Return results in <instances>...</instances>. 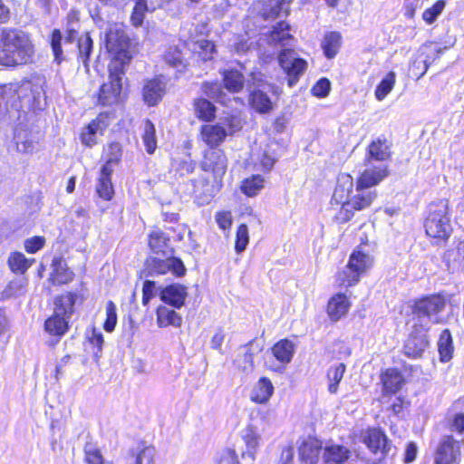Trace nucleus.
<instances>
[{
	"instance_id": "nucleus-16",
	"label": "nucleus",
	"mask_w": 464,
	"mask_h": 464,
	"mask_svg": "<svg viewBox=\"0 0 464 464\" xmlns=\"http://www.w3.org/2000/svg\"><path fill=\"white\" fill-rule=\"evenodd\" d=\"M368 244L367 237L361 238L360 244L351 253L348 264L351 267H353L361 275L365 274L373 265L374 258L369 254L365 253L362 249V246Z\"/></svg>"
},
{
	"instance_id": "nucleus-40",
	"label": "nucleus",
	"mask_w": 464,
	"mask_h": 464,
	"mask_svg": "<svg viewBox=\"0 0 464 464\" xmlns=\"http://www.w3.org/2000/svg\"><path fill=\"white\" fill-rule=\"evenodd\" d=\"M265 187V179L260 174H252L245 178L240 183L241 192L248 197L253 198L258 195Z\"/></svg>"
},
{
	"instance_id": "nucleus-33",
	"label": "nucleus",
	"mask_w": 464,
	"mask_h": 464,
	"mask_svg": "<svg viewBox=\"0 0 464 464\" xmlns=\"http://www.w3.org/2000/svg\"><path fill=\"white\" fill-rule=\"evenodd\" d=\"M381 381L386 393H396L404 382L402 374L395 368L385 370L381 374Z\"/></svg>"
},
{
	"instance_id": "nucleus-19",
	"label": "nucleus",
	"mask_w": 464,
	"mask_h": 464,
	"mask_svg": "<svg viewBox=\"0 0 464 464\" xmlns=\"http://www.w3.org/2000/svg\"><path fill=\"white\" fill-rule=\"evenodd\" d=\"M363 442L373 452L387 454L391 450V444L386 435L379 429H369L363 435Z\"/></svg>"
},
{
	"instance_id": "nucleus-47",
	"label": "nucleus",
	"mask_w": 464,
	"mask_h": 464,
	"mask_svg": "<svg viewBox=\"0 0 464 464\" xmlns=\"http://www.w3.org/2000/svg\"><path fill=\"white\" fill-rule=\"evenodd\" d=\"M346 366L343 362L336 363L331 366L327 372V378L329 381L328 391L331 393H336L338 384L342 381L345 372Z\"/></svg>"
},
{
	"instance_id": "nucleus-18",
	"label": "nucleus",
	"mask_w": 464,
	"mask_h": 464,
	"mask_svg": "<svg viewBox=\"0 0 464 464\" xmlns=\"http://www.w3.org/2000/svg\"><path fill=\"white\" fill-rule=\"evenodd\" d=\"M392 143L385 137H379L370 142L366 150L365 160L385 161L391 158Z\"/></svg>"
},
{
	"instance_id": "nucleus-5",
	"label": "nucleus",
	"mask_w": 464,
	"mask_h": 464,
	"mask_svg": "<svg viewBox=\"0 0 464 464\" xmlns=\"http://www.w3.org/2000/svg\"><path fill=\"white\" fill-rule=\"evenodd\" d=\"M355 181L349 173H340L331 198L332 206H339L334 220L340 225L351 221L355 212L365 210V204L369 200V195L356 192L352 195Z\"/></svg>"
},
{
	"instance_id": "nucleus-21",
	"label": "nucleus",
	"mask_w": 464,
	"mask_h": 464,
	"mask_svg": "<svg viewBox=\"0 0 464 464\" xmlns=\"http://www.w3.org/2000/svg\"><path fill=\"white\" fill-rule=\"evenodd\" d=\"M220 74L223 87L228 92L238 93L244 90L246 79L241 71L236 68L224 69L220 71Z\"/></svg>"
},
{
	"instance_id": "nucleus-27",
	"label": "nucleus",
	"mask_w": 464,
	"mask_h": 464,
	"mask_svg": "<svg viewBox=\"0 0 464 464\" xmlns=\"http://www.w3.org/2000/svg\"><path fill=\"white\" fill-rule=\"evenodd\" d=\"M247 101L249 107L259 114H266L273 110V102L265 92L259 89L250 91Z\"/></svg>"
},
{
	"instance_id": "nucleus-15",
	"label": "nucleus",
	"mask_w": 464,
	"mask_h": 464,
	"mask_svg": "<svg viewBox=\"0 0 464 464\" xmlns=\"http://www.w3.org/2000/svg\"><path fill=\"white\" fill-rule=\"evenodd\" d=\"M52 271L49 282L53 285H62L71 283L74 279V273L67 266L62 256H54L51 263Z\"/></svg>"
},
{
	"instance_id": "nucleus-50",
	"label": "nucleus",
	"mask_w": 464,
	"mask_h": 464,
	"mask_svg": "<svg viewBox=\"0 0 464 464\" xmlns=\"http://www.w3.org/2000/svg\"><path fill=\"white\" fill-rule=\"evenodd\" d=\"M196 167V162L192 160H175L171 164V170L174 173V177L184 178L194 172Z\"/></svg>"
},
{
	"instance_id": "nucleus-46",
	"label": "nucleus",
	"mask_w": 464,
	"mask_h": 464,
	"mask_svg": "<svg viewBox=\"0 0 464 464\" xmlns=\"http://www.w3.org/2000/svg\"><path fill=\"white\" fill-rule=\"evenodd\" d=\"M396 82L394 72H388L375 88L374 95L378 101L383 100L393 89Z\"/></svg>"
},
{
	"instance_id": "nucleus-58",
	"label": "nucleus",
	"mask_w": 464,
	"mask_h": 464,
	"mask_svg": "<svg viewBox=\"0 0 464 464\" xmlns=\"http://www.w3.org/2000/svg\"><path fill=\"white\" fill-rule=\"evenodd\" d=\"M228 135H234L242 129V122L237 114L230 113L224 117L223 124Z\"/></svg>"
},
{
	"instance_id": "nucleus-36",
	"label": "nucleus",
	"mask_w": 464,
	"mask_h": 464,
	"mask_svg": "<svg viewBox=\"0 0 464 464\" xmlns=\"http://www.w3.org/2000/svg\"><path fill=\"white\" fill-rule=\"evenodd\" d=\"M243 440L246 446V451L242 454V458H248L250 461H253L261 440L256 428L251 425L247 426L244 430Z\"/></svg>"
},
{
	"instance_id": "nucleus-10",
	"label": "nucleus",
	"mask_w": 464,
	"mask_h": 464,
	"mask_svg": "<svg viewBox=\"0 0 464 464\" xmlns=\"http://www.w3.org/2000/svg\"><path fill=\"white\" fill-rule=\"evenodd\" d=\"M460 456V441L451 435L444 436L437 447L434 463L459 464Z\"/></svg>"
},
{
	"instance_id": "nucleus-31",
	"label": "nucleus",
	"mask_w": 464,
	"mask_h": 464,
	"mask_svg": "<svg viewBox=\"0 0 464 464\" xmlns=\"http://www.w3.org/2000/svg\"><path fill=\"white\" fill-rule=\"evenodd\" d=\"M69 318L53 312V315L45 320L44 330L53 337H55V343L65 334L69 328Z\"/></svg>"
},
{
	"instance_id": "nucleus-2",
	"label": "nucleus",
	"mask_w": 464,
	"mask_h": 464,
	"mask_svg": "<svg viewBox=\"0 0 464 464\" xmlns=\"http://www.w3.org/2000/svg\"><path fill=\"white\" fill-rule=\"evenodd\" d=\"M203 175L189 179L190 196L198 206L209 204L221 191L227 171L228 159L222 148H207L198 162Z\"/></svg>"
},
{
	"instance_id": "nucleus-42",
	"label": "nucleus",
	"mask_w": 464,
	"mask_h": 464,
	"mask_svg": "<svg viewBox=\"0 0 464 464\" xmlns=\"http://www.w3.org/2000/svg\"><path fill=\"white\" fill-rule=\"evenodd\" d=\"M272 353L277 361L282 363H288L293 358L295 345L287 339L280 340L272 347Z\"/></svg>"
},
{
	"instance_id": "nucleus-55",
	"label": "nucleus",
	"mask_w": 464,
	"mask_h": 464,
	"mask_svg": "<svg viewBox=\"0 0 464 464\" xmlns=\"http://www.w3.org/2000/svg\"><path fill=\"white\" fill-rule=\"evenodd\" d=\"M445 0L436 1L430 7L425 9L422 13V19L429 24L436 21L437 17L445 8Z\"/></svg>"
},
{
	"instance_id": "nucleus-37",
	"label": "nucleus",
	"mask_w": 464,
	"mask_h": 464,
	"mask_svg": "<svg viewBox=\"0 0 464 464\" xmlns=\"http://www.w3.org/2000/svg\"><path fill=\"white\" fill-rule=\"evenodd\" d=\"M122 157V147L118 141H111L103 148L102 159L104 163L102 167L113 169V165L119 164Z\"/></svg>"
},
{
	"instance_id": "nucleus-64",
	"label": "nucleus",
	"mask_w": 464,
	"mask_h": 464,
	"mask_svg": "<svg viewBox=\"0 0 464 464\" xmlns=\"http://www.w3.org/2000/svg\"><path fill=\"white\" fill-rule=\"evenodd\" d=\"M259 163L265 170L269 171L273 169L276 159L267 152H264L260 158Z\"/></svg>"
},
{
	"instance_id": "nucleus-63",
	"label": "nucleus",
	"mask_w": 464,
	"mask_h": 464,
	"mask_svg": "<svg viewBox=\"0 0 464 464\" xmlns=\"http://www.w3.org/2000/svg\"><path fill=\"white\" fill-rule=\"evenodd\" d=\"M218 464H240L237 459V455L234 450H225L219 459Z\"/></svg>"
},
{
	"instance_id": "nucleus-48",
	"label": "nucleus",
	"mask_w": 464,
	"mask_h": 464,
	"mask_svg": "<svg viewBox=\"0 0 464 464\" xmlns=\"http://www.w3.org/2000/svg\"><path fill=\"white\" fill-rule=\"evenodd\" d=\"M148 11V0H137L130 12V24L135 28L140 27L144 23Z\"/></svg>"
},
{
	"instance_id": "nucleus-51",
	"label": "nucleus",
	"mask_w": 464,
	"mask_h": 464,
	"mask_svg": "<svg viewBox=\"0 0 464 464\" xmlns=\"http://www.w3.org/2000/svg\"><path fill=\"white\" fill-rule=\"evenodd\" d=\"M196 44L198 47V57L202 62L207 63L214 59V54L217 53V49L213 41L202 39L198 41Z\"/></svg>"
},
{
	"instance_id": "nucleus-43",
	"label": "nucleus",
	"mask_w": 464,
	"mask_h": 464,
	"mask_svg": "<svg viewBox=\"0 0 464 464\" xmlns=\"http://www.w3.org/2000/svg\"><path fill=\"white\" fill-rule=\"evenodd\" d=\"M146 152L153 154L157 149V136L154 123L150 119L143 120V132L141 135Z\"/></svg>"
},
{
	"instance_id": "nucleus-60",
	"label": "nucleus",
	"mask_w": 464,
	"mask_h": 464,
	"mask_svg": "<svg viewBox=\"0 0 464 464\" xmlns=\"http://www.w3.org/2000/svg\"><path fill=\"white\" fill-rule=\"evenodd\" d=\"M84 450L86 464H103V459L100 450L93 445L87 444Z\"/></svg>"
},
{
	"instance_id": "nucleus-22",
	"label": "nucleus",
	"mask_w": 464,
	"mask_h": 464,
	"mask_svg": "<svg viewBox=\"0 0 464 464\" xmlns=\"http://www.w3.org/2000/svg\"><path fill=\"white\" fill-rule=\"evenodd\" d=\"M16 92L19 99H27L32 104L38 102L41 94L44 93L43 85L31 79L22 80L18 84Z\"/></svg>"
},
{
	"instance_id": "nucleus-25",
	"label": "nucleus",
	"mask_w": 464,
	"mask_h": 464,
	"mask_svg": "<svg viewBox=\"0 0 464 464\" xmlns=\"http://www.w3.org/2000/svg\"><path fill=\"white\" fill-rule=\"evenodd\" d=\"M429 345L425 334H411L406 340L403 353L410 358H419Z\"/></svg>"
},
{
	"instance_id": "nucleus-57",
	"label": "nucleus",
	"mask_w": 464,
	"mask_h": 464,
	"mask_svg": "<svg viewBox=\"0 0 464 464\" xmlns=\"http://www.w3.org/2000/svg\"><path fill=\"white\" fill-rule=\"evenodd\" d=\"M156 450L152 446H144L140 449L135 459V464H155Z\"/></svg>"
},
{
	"instance_id": "nucleus-41",
	"label": "nucleus",
	"mask_w": 464,
	"mask_h": 464,
	"mask_svg": "<svg viewBox=\"0 0 464 464\" xmlns=\"http://www.w3.org/2000/svg\"><path fill=\"white\" fill-rule=\"evenodd\" d=\"M157 324L160 327H168L169 325L179 327L182 324V318L174 310L160 305L157 309Z\"/></svg>"
},
{
	"instance_id": "nucleus-14",
	"label": "nucleus",
	"mask_w": 464,
	"mask_h": 464,
	"mask_svg": "<svg viewBox=\"0 0 464 464\" xmlns=\"http://www.w3.org/2000/svg\"><path fill=\"white\" fill-rule=\"evenodd\" d=\"M198 136L207 148H220L227 137V132L222 124L209 122L199 127Z\"/></svg>"
},
{
	"instance_id": "nucleus-62",
	"label": "nucleus",
	"mask_w": 464,
	"mask_h": 464,
	"mask_svg": "<svg viewBox=\"0 0 464 464\" xmlns=\"http://www.w3.org/2000/svg\"><path fill=\"white\" fill-rule=\"evenodd\" d=\"M330 81L327 78H322L316 82L313 87L314 94L317 97H325L330 92Z\"/></svg>"
},
{
	"instance_id": "nucleus-61",
	"label": "nucleus",
	"mask_w": 464,
	"mask_h": 464,
	"mask_svg": "<svg viewBox=\"0 0 464 464\" xmlns=\"http://www.w3.org/2000/svg\"><path fill=\"white\" fill-rule=\"evenodd\" d=\"M215 218L218 227L222 230L229 229L232 226L233 219L230 211H218L216 213Z\"/></svg>"
},
{
	"instance_id": "nucleus-6",
	"label": "nucleus",
	"mask_w": 464,
	"mask_h": 464,
	"mask_svg": "<svg viewBox=\"0 0 464 464\" xmlns=\"http://www.w3.org/2000/svg\"><path fill=\"white\" fill-rule=\"evenodd\" d=\"M423 227L427 238L434 245L445 244L450 239L452 227L448 198H440L428 205Z\"/></svg>"
},
{
	"instance_id": "nucleus-32",
	"label": "nucleus",
	"mask_w": 464,
	"mask_h": 464,
	"mask_svg": "<svg viewBox=\"0 0 464 464\" xmlns=\"http://www.w3.org/2000/svg\"><path fill=\"white\" fill-rule=\"evenodd\" d=\"M34 262V258H28L20 251H12L6 260L9 270L20 276L24 275Z\"/></svg>"
},
{
	"instance_id": "nucleus-8",
	"label": "nucleus",
	"mask_w": 464,
	"mask_h": 464,
	"mask_svg": "<svg viewBox=\"0 0 464 464\" xmlns=\"http://www.w3.org/2000/svg\"><path fill=\"white\" fill-rule=\"evenodd\" d=\"M295 55L293 48H282L277 53V63L285 74L289 86L295 85L307 69V62Z\"/></svg>"
},
{
	"instance_id": "nucleus-3",
	"label": "nucleus",
	"mask_w": 464,
	"mask_h": 464,
	"mask_svg": "<svg viewBox=\"0 0 464 464\" xmlns=\"http://www.w3.org/2000/svg\"><path fill=\"white\" fill-rule=\"evenodd\" d=\"M167 230H174L172 227L165 229L154 226L147 235V246L151 256L144 261L143 268L139 274L140 279L154 275H166L171 272L175 276H185L187 268L179 257L174 256L175 248L171 245V239Z\"/></svg>"
},
{
	"instance_id": "nucleus-59",
	"label": "nucleus",
	"mask_w": 464,
	"mask_h": 464,
	"mask_svg": "<svg viewBox=\"0 0 464 464\" xmlns=\"http://www.w3.org/2000/svg\"><path fill=\"white\" fill-rule=\"evenodd\" d=\"M117 324L116 305L112 301L106 304V320L104 323L105 331L111 333L114 330Z\"/></svg>"
},
{
	"instance_id": "nucleus-7",
	"label": "nucleus",
	"mask_w": 464,
	"mask_h": 464,
	"mask_svg": "<svg viewBox=\"0 0 464 464\" xmlns=\"http://www.w3.org/2000/svg\"><path fill=\"white\" fill-rule=\"evenodd\" d=\"M390 174L387 166H377L363 169L355 179V191L362 195H369V200L365 204L366 209L370 208L377 198V193L370 188L378 186Z\"/></svg>"
},
{
	"instance_id": "nucleus-30",
	"label": "nucleus",
	"mask_w": 464,
	"mask_h": 464,
	"mask_svg": "<svg viewBox=\"0 0 464 464\" xmlns=\"http://www.w3.org/2000/svg\"><path fill=\"white\" fill-rule=\"evenodd\" d=\"M79 296L72 292H63L54 299V313L70 318L74 313V306Z\"/></svg>"
},
{
	"instance_id": "nucleus-39",
	"label": "nucleus",
	"mask_w": 464,
	"mask_h": 464,
	"mask_svg": "<svg viewBox=\"0 0 464 464\" xmlns=\"http://www.w3.org/2000/svg\"><path fill=\"white\" fill-rule=\"evenodd\" d=\"M291 25L288 22L281 20L276 23L268 32L270 40L277 44H285L287 41L294 40L293 34L290 33Z\"/></svg>"
},
{
	"instance_id": "nucleus-56",
	"label": "nucleus",
	"mask_w": 464,
	"mask_h": 464,
	"mask_svg": "<svg viewBox=\"0 0 464 464\" xmlns=\"http://www.w3.org/2000/svg\"><path fill=\"white\" fill-rule=\"evenodd\" d=\"M46 239L44 236H34L24 241V248L27 254H35L45 246Z\"/></svg>"
},
{
	"instance_id": "nucleus-49",
	"label": "nucleus",
	"mask_w": 464,
	"mask_h": 464,
	"mask_svg": "<svg viewBox=\"0 0 464 464\" xmlns=\"http://www.w3.org/2000/svg\"><path fill=\"white\" fill-rule=\"evenodd\" d=\"M438 349L442 362H448L452 356V340L449 330H444L438 343Z\"/></svg>"
},
{
	"instance_id": "nucleus-20",
	"label": "nucleus",
	"mask_w": 464,
	"mask_h": 464,
	"mask_svg": "<svg viewBox=\"0 0 464 464\" xmlns=\"http://www.w3.org/2000/svg\"><path fill=\"white\" fill-rule=\"evenodd\" d=\"M113 169L102 167L99 171L95 191L98 197L103 201H111L115 195L114 187L111 180Z\"/></svg>"
},
{
	"instance_id": "nucleus-1",
	"label": "nucleus",
	"mask_w": 464,
	"mask_h": 464,
	"mask_svg": "<svg viewBox=\"0 0 464 464\" xmlns=\"http://www.w3.org/2000/svg\"><path fill=\"white\" fill-rule=\"evenodd\" d=\"M104 47L109 55L108 80L97 93V104L111 107L121 102L122 78L133 59L135 44L126 32L123 23H112L104 35Z\"/></svg>"
},
{
	"instance_id": "nucleus-45",
	"label": "nucleus",
	"mask_w": 464,
	"mask_h": 464,
	"mask_svg": "<svg viewBox=\"0 0 464 464\" xmlns=\"http://www.w3.org/2000/svg\"><path fill=\"white\" fill-rule=\"evenodd\" d=\"M362 276V275H361L353 267H351L350 264L347 263L344 268L337 273L336 282L338 283L339 286L350 287L358 284Z\"/></svg>"
},
{
	"instance_id": "nucleus-24",
	"label": "nucleus",
	"mask_w": 464,
	"mask_h": 464,
	"mask_svg": "<svg viewBox=\"0 0 464 464\" xmlns=\"http://www.w3.org/2000/svg\"><path fill=\"white\" fill-rule=\"evenodd\" d=\"M197 119L203 122H212L217 116V107L209 100L204 97L195 98L192 102Z\"/></svg>"
},
{
	"instance_id": "nucleus-23",
	"label": "nucleus",
	"mask_w": 464,
	"mask_h": 464,
	"mask_svg": "<svg viewBox=\"0 0 464 464\" xmlns=\"http://www.w3.org/2000/svg\"><path fill=\"white\" fill-rule=\"evenodd\" d=\"M349 298L343 293H337L328 302L327 314L334 322L345 315L350 308Z\"/></svg>"
},
{
	"instance_id": "nucleus-28",
	"label": "nucleus",
	"mask_w": 464,
	"mask_h": 464,
	"mask_svg": "<svg viewBox=\"0 0 464 464\" xmlns=\"http://www.w3.org/2000/svg\"><path fill=\"white\" fill-rule=\"evenodd\" d=\"M321 450L322 443L318 440L308 438L299 447V457L307 464H316Z\"/></svg>"
},
{
	"instance_id": "nucleus-53",
	"label": "nucleus",
	"mask_w": 464,
	"mask_h": 464,
	"mask_svg": "<svg viewBox=\"0 0 464 464\" xmlns=\"http://www.w3.org/2000/svg\"><path fill=\"white\" fill-rule=\"evenodd\" d=\"M160 299L175 308H179L184 304L187 292H159Z\"/></svg>"
},
{
	"instance_id": "nucleus-52",
	"label": "nucleus",
	"mask_w": 464,
	"mask_h": 464,
	"mask_svg": "<svg viewBox=\"0 0 464 464\" xmlns=\"http://www.w3.org/2000/svg\"><path fill=\"white\" fill-rule=\"evenodd\" d=\"M249 242L248 227L246 224H239L236 231L235 250L237 253L243 252Z\"/></svg>"
},
{
	"instance_id": "nucleus-4",
	"label": "nucleus",
	"mask_w": 464,
	"mask_h": 464,
	"mask_svg": "<svg viewBox=\"0 0 464 464\" xmlns=\"http://www.w3.org/2000/svg\"><path fill=\"white\" fill-rule=\"evenodd\" d=\"M36 46L28 32L0 28V69H15L35 63Z\"/></svg>"
},
{
	"instance_id": "nucleus-12",
	"label": "nucleus",
	"mask_w": 464,
	"mask_h": 464,
	"mask_svg": "<svg viewBox=\"0 0 464 464\" xmlns=\"http://www.w3.org/2000/svg\"><path fill=\"white\" fill-rule=\"evenodd\" d=\"M78 28L67 27L65 31V42L72 44L77 40L76 47L78 59H81L82 63L88 66L93 51V39L90 32H84L80 38H78Z\"/></svg>"
},
{
	"instance_id": "nucleus-9",
	"label": "nucleus",
	"mask_w": 464,
	"mask_h": 464,
	"mask_svg": "<svg viewBox=\"0 0 464 464\" xmlns=\"http://www.w3.org/2000/svg\"><path fill=\"white\" fill-rule=\"evenodd\" d=\"M109 111L100 112L80 132L79 139L85 148H92L98 144V136H102L109 126Z\"/></svg>"
},
{
	"instance_id": "nucleus-11",
	"label": "nucleus",
	"mask_w": 464,
	"mask_h": 464,
	"mask_svg": "<svg viewBox=\"0 0 464 464\" xmlns=\"http://www.w3.org/2000/svg\"><path fill=\"white\" fill-rule=\"evenodd\" d=\"M167 92V83L162 74L147 79L141 89L144 103L149 107L157 106Z\"/></svg>"
},
{
	"instance_id": "nucleus-35",
	"label": "nucleus",
	"mask_w": 464,
	"mask_h": 464,
	"mask_svg": "<svg viewBox=\"0 0 464 464\" xmlns=\"http://www.w3.org/2000/svg\"><path fill=\"white\" fill-rule=\"evenodd\" d=\"M350 450L339 444L326 445L323 453V459L326 464H342L350 457Z\"/></svg>"
},
{
	"instance_id": "nucleus-26",
	"label": "nucleus",
	"mask_w": 464,
	"mask_h": 464,
	"mask_svg": "<svg viewBox=\"0 0 464 464\" xmlns=\"http://www.w3.org/2000/svg\"><path fill=\"white\" fill-rule=\"evenodd\" d=\"M342 45L343 36L337 31L326 32L321 42L323 53L329 60L334 59L339 53Z\"/></svg>"
},
{
	"instance_id": "nucleus-38",
	"label": "nucleus",
	"mask_w": 464,
	"mask_h": 464,
	"mask_svg": "<svg viewBox=\"0 0 464 464\" xmlns=\"http://www.w3.org/2000/svg\"><path fill=\"white\" fill-rule=\"evenodd\" d=\"M274 392V386L266 377L258 380L251 392V400L257 403H266Z\"/></svg>"
},
{
	"instance_id": "nucleus-44",
	"label": "nucleus",
	"mask_w": 464,
	"mask_h": 464,
	"mask_svg": "<svg viewBox=\"0 0 464 464\" xmlns=\"http://www.w3.org/2000/svg\"><path fill=\"white\" fill-rule=\"evenodd\" d=\"M49 44L53 56V62L60 65L65 61L63 50V34L60 29L54 28L49 34Z\"/></svg>"
},
{
	"instance_id": "nucleus-29",
	"label": "nucleus",
	"mask_w": 464,
	"mask_h": 464,
	"mask_svg": "<svg viewBox=\"0 0 464 464\" xmlns=\"http://www.w3.org/2000/svg\"><path fill=\"white\" fill-rule=\"evenodd\" d=\"M294 0H276L274 5H269L267 2H271V0H263L262 1V12L260 16L265 20H275L280 16L283 13L285 16L290 14V7L289 5Z\"/></svg>"
},
{
	"instance_id": "nucleus-17",
	"label": "nucleus",
	"mask_w": 464,
	"mask_h": 464,
	"mask_svg": "<svg viewBox=\"0 0 464 464\" xmlns=\"http://www.w3.org/2000/svg\"><path fill=\"white\" fill-rule=\"evenodd\" d=\"M445 304L444 297L440 294H435L417 301L414 312L419 315L430 316L442 311Z\"/></svg>"
},
{
	"instance_id": "nucleus-54",
	"label": "nucleus",
	"mask_w": 464,
	"mask_h": 464,
	"mask_svg": "<svg viewBox=\"0 0 464 464\" xmlns=\"http://www.w3.org/2000/svg\"><path fill=\"white\" fill-rule=\"evenodd\" d=\"M201 92L208 98L218 100L224 92L222 87L218 81H205L200 85Z\"/></svg>"
},
{
	"instance_id": "nucleus-34",
	"label": "nucleus",
	"mask_w": 464,
	"mask_h": 464,
	"mask_svg": "<svg viewBox=\"0 0 464 464\" xmlns=\"http://www.w3.org/2000/svg\"><path fill=\"white\" fill-rule=\"evenodd\" d=\"M162 61L171 68L183 72L188 68V63L182 56V50L177 45H170L162 54Z\"/></svg>"
},
{
	"instance_id": "nucleus-13",
	"label": "nucleus",
	"mask_w": 464,
	"mask_h": 464,
	"mask_svg": "<svg viewBox=\"0 0 464 464\" xmlns=\"http://www.w3.org/2000/svg\"><path fill=\"white\" fill-rule=\"evenodd\" d=\"M263 350V345L256 341L250 342L237 349L234 360L236 367L246 373L252 372L255 369L254 358Z\"/></svg>"
}]
</instances>
